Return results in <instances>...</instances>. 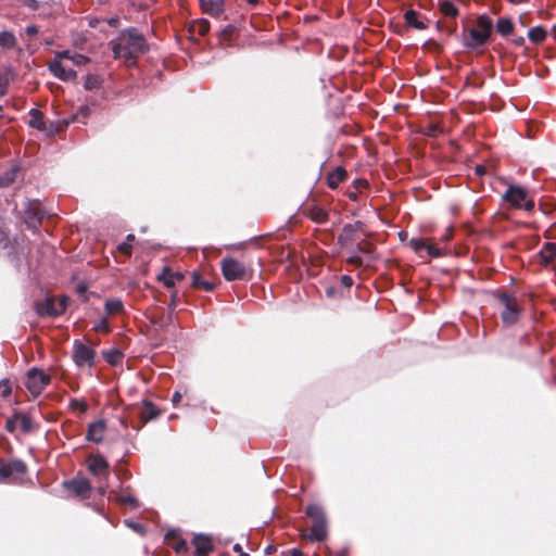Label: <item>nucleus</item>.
<instances>
[{
	"label": "nucleus",
	"mask_w": 556,
	"mask_h": 556,
	"mask_svg": "<svg viewBox=\"0 0 556 556\" xmlns=\"http://www.w3.org/2000/svg\"><path fill=\"white\" fill-rule=\"evenodd\" d=\"M115 59L132 61L137 54L143 53L148 45L143 36L136 28H128L121 33L117 40L110 42Z\"/></svg>",
	"instance_id": "obj_1"
},
{
	"label": "nucleus",
	"mask_w": 556,
	"mask_h": 556,
	"mask_svg": "<svg viewBox=\"0 0 556 556\" xmlns=\"http://www.w3.org/2000/svg\"><path fill=\"white\" fill-rule=\"evenodd\" d=\"M307 517L313 521L311 532L304 534L312 542H321L328 535V525L325 511L321 506L317 504H311L305 510Z\"/></svg>",
	"instance_id": "obj_2"
},
{
	"label": "nucleus",
	"mask_w": 556,
	"mask_h": 556,
	"mask_svg": "<svg viewBox=\"0 0 556 556\" xmlns=\"http://www.w3.org/2000/svg\"><path fill=\"white\" fill-rule=\"evenodd\" d=\"M498 300L504 307L501 312L502 321L506 326L515 325L521 314V307L518 299L507 293H502L500 294Z\"/></svg>",
	"instance_id": "obj_3"
},
{
	"label": "nucleus",
	"mask_w": 556,
	"mask_h": 556,
	"mask_svg": "<svg viewBox=\"0 0 556 556\" xmlns=\"http://www.w3.org/2000/svg\"><path fill=\"white\" fill-rule=\"evenodd\" d=\"M220 267L227 281L245 280L250 277L247 266L232 257H225Z\"/></svg>",
	"instance_id": "obj_4"
},
{
	"label": "nucleus",
	"mask_w": 556,
	"mask_h": 556,
	"mask_svg": "<svg viewBox=\"0 0 556 556\" xmlns=\"http://www.w3.org/2000/svg\"><path fill=\"white\" fill-rule=\"evenodd\" d=\"M49 382V375L38 368H31L27 372L25 386L34 396H37L43 391Z\"/></svg>",
	"instance_id": "obj_5"
},
{
	"label": "nucleus",
	"mask_w": 556,
	"mask_h": 556,
	"mask_svg": "<svg viewBox=\"0 0 556 556\" xmlns=\"http://www.w3.org/2000/svg\"><path fill=\"white\" fill-rule=\"evenodd\" d=\"M96 352L79 340L73 343V361L77 367H91L94 364Z\"/></svg>",
	"instance_id": "obj_6"
},
{
	"label": "nucleus",
	"mask_w": 556,
	"mask_h": 556,
	"mask_svg": "<svg viewBox=\"0 0 556 556\" xmlns=\"http://www.w3.org/2000/svg\"><path fill=\"white\" fill-rule=\"evenodd\" d=\"M68 298L63 296L58 302L47 299L36 304V312L40 316H59L66 309Z\"/></svg>",
	"instance_id": "obj_7"
},
{
	"label": "nucleus",
	"mask_w": 556,
	"mask_h": 556,
	"mask_svg": "<svg viewBox=\"0 0 556 556\" xmlns=\"http://www.w3.org/2000/svg\"><path fill=\"white\" fill-rule=\"evenodd\" d=\"M528 192L523 187L510 185L505 193L503 200L508 202L514 208H521L522 202L527 200Z\"/></svg>",
	"instance_id": "obj_8"
},
{
	"label": "nucleus",
	"mask_w": 556,
	"mask_h": 556,
	"mask_svg": "<svg viewBox=\"0 0 556 556\" xmlns=\"http://www.w3.org/2000/svg\"><path fill=\"white\" fill-rule=\"evenodd\" d=\"M49 71L60 80L71 81L77 77L76 71L64 65L63 61L54 56L49 64Z\"/></svg>",
	"instance_id": "obj_9"
},
{
	"label": "nucleus",
	"mask_w": 556,
	"mask_h": 556,
	"mask_svg": "<svg viewBox=\"0 0 556 556\" xmlns=\"http://www.w3.org/2000/svg\"><path fill=\"white\" fill-rule=\"evenodd\" d=\"M105 432V422L103 420H97L88 426L86 439L93 443L102 441Z\"/></svg>",
	"instance_id": "obj_10"
},
{
	"label": "nucleus",
	"mask_w": 556,
	"mask_h": 556,
	"mask_svg": "<svg viewBox=\"0 0 556 556\" xmlns=\"http://www.w3.org/2000/svg\"><path fill=\"white\" fill-rule=\"evenodd\" d=\"M64 485L78 496H85L90 490V482L86 478H76L71 481H65Z\"/></svg>",
	"instance_id": "obj_11"
},
{
	"label": "nucleus",
	"mask_w": 556,
	"mask_h": 556,
	"mask_svg": "<svg viewBox=\"0 0 556 556\" xmlns=\"http://www.w3.org/2000/svg\"><path fill=\"white\" fill-rule=\"evenodd\" d=\"M54 56L61 61L68 60L76 66H83L90 61L88 56L72 52L70 50L55 51Z\"/></svg>",
	"instance_id": "obj_12"
},
{
	"label": "nucleus",
	"mask_w": 556,
	"mask_h": 556,
	"mask_svg": "<svg viewBox=\"0 0 556 556\" xmlns=\"http://www.w3.org/2000/svg\"><path fill=\"white\" fill-rule=\"evenodd\" d=\"M88 469L97 477H102L108 473L109 465L102 456H92L88 462Z\"/></svg>",
	"instance_id": "obj_13"
},
{
	"label": "nucleus",
	"mask_w": 556,
	"mask_h": 556,
	"mask_svg": "<svg viewBox=\"0 0 556 556\" xmlns=\"http://www.w3.org/2000/svg\"><path fill=\"white\" fill-rule=\"evenodd\" d=\"M203 11L214 17L224 13V0H200Z\"/></svg>",
	"instance_id": "obj_14"
},
{
	"label": "nucleus",
	"mask_w": 556,
	"mask_h": 556,
	"mask_svg": "<svg viewBox=\"0 0 556 556\" xmlns=\"http://www.w3.org/2000/svg\"><path fill=\"white\" fill-rule=\"evenodd\" d=\"M362 227L361 222H356L354 224H348L343 227L341 233L338 237V242L341 245H345L350 241L354 239V233Z\"/></svg>",
	"instance_id": "obj_15"
},
{
	"label": "nucleus",
	"mask_w": 556,
	"mask_h": 556,
	"mask_svg": "<svg viewBox=\"0 0 556 556\" xmlns=\"http://www.w3.org/2000/svg\"><path fill=\"white\" fill-rule=\"evenodd\" d=\"M488 41V38L477 29H471L468 36L465 38V45L468 48L475 49L483 46Z\"/></svg>",
	"instance_id": "obj_16"
},
{
	"label": "nucleus",
	"mask_w": 556,
	"mask_h": 556,
	"mask_svg": "<svg viewBox=\"0 0 556 556\" xmlns=\"http://www.w3.org/2000/svg\"><path fill=\"white\" fill-rule=\"evenodd\" d=\"M194 552L210 554L213 551V544L210 538L198 534L193 539Z\"/></svg>",
	"instance_id": "obj_17"
},
{
	"label": "nucleus",
	"mask_w": 556,
	"mask_h": 556,
	"mask_svg": "<svg viewBox=\"0 0 556 556\" xmlns=\"http://www.w3.org/2000/svg\"><path fill=\"white\" fill-rule=\"evenodd\" d=\"M539 254L545 265L552 264L556 260V243H545Z\"/></svg>",
	"instance_id": "obj_18"
},
{
	"label": "nucleus",
	"mask_w": 556,
	"mask_h": 556,
	"mask_svg": "<svg viewBox=\"0 0 556 556\" xmlns=\"http://www.w3.org/2000/svg\"><path fill=\"white\" fill-rule=\"evenodd\" d=\"M28 114H29L28 125L30 127L36 128L41 131L46 130L45 117H43V114L39 110L31 109Z\"/></svg>",
	"instance_id": "obj_19"
},
{
	"label": "nucleus",
	"mask_w": 556,
	"mask_h": 556,
	"mask_svg": "<svg viewBox=\"0 0 556 556\" xmlns=\"http://www.w3.org/2000/svg\"><path fill=\"white\" fill-rule=\"evenodd\" d=\"M104 309L106 315H117L123 313L124 311V303L118 298L108 299L104 303Z\"/></svg>",
	"instance_id": "obj_20"
},
{
	"label": "nucleus",
	"mask_w": 556,
	"mask_h": 556,
	"mask_svg": "<svg viewBox=\"0 0 556 556\" xmlns=\"http://www.w3.org/2000/svg\"><path fill=\"white\" fill-rule=\"evenodd\" d=\"M5 470L8 471V479L10 480L14 473L23 475L26 472V465L20 459H14L9 463H4Z\"/></svg>",
	"instance_id": "obj_21"
},
{
	"label": "nucleus",
	"mask_w": 556,
	"mask_h": 556,
	"mask_svg": "<svg viewBox=\"0 0 556 556\" xmlns=\"http://www.w3.org/2000/svg\"><path fill=\"white\" fill-rule=\"evenodd\" d=\"M18 173V166L12 165L8 170L0 175V187L5 188L11 186Z\"/></svg>",
	"instance_id": "obj_22"
},
{
	"label": "nucleus",
	"mask_w": 556,
	"mask_h": 556,
	"mask_svg": "<svg viewBox=\"0 0 556 556\" xmlns=\"http://www.w3.org/2000/svg\"><path fill=\"white\" fill-rule=\"evenodd\" d=\"M496 30L504 37L510 35L514 30V23L511 18L506 16L498 18L496 22Z\"/></svg>",
	"instance_id": "obj_23"
},
{
	"label": "nucleus",
	"mask_w": 556,
	"mask_h": 556,
	"mask_svg": "<svg viewBox=\"0 0 556 556\" xmlns=\"http://www.w3.org/2000/svg\"><path fill=\"white\" fill-rule=\"evenodd\" d=\"M346 172L342 167H338L336 170L330 173L327 177V184L331 189H334L345 178Z\"/></svg>",
	"instance_id": "obj_24"
},
{
	"label": "nucleus",
	"mask_w": 556,
	"mask_h": 556,
	"mask_svg": "<svg viewBox=\"0 0 556 556\" xmlns=\"http://www.w3.org/2000/svg\"><path fill=\"white\" fill-rule=\"evenodd\" d=\"M17 43L16 37L12 31H0V47L3 49H13Z\"/></svg>",
	"instance_id": "obj_25"
},
{
	"label": "nucleus",
	"mask_w": 556,
	"mask_h": 556,
	"mask_svg": "<svg viewBox=\"0 0 556 556\" xmlns=\"http://www.w3.org/2000/svg\"><path fill=\"white\" fill-rule=\"evenodd\" d=\"M477 30L482 33L488 39L492 30V21L488 15H480L477 20Z\"/></svg>",
	"instance_id": "obj_26"
},
{
	"label": "nucleus",
	"mask_w": 556,
	"mask_h": 556,
	"mask_svg": "<svg viewBox=\"0 0 556 556\" xmlns=\"http://www.w3.org/2000/svg\"><path fill=\"white\" fill-rule=\"evenodd\" d=\"M159 415L156 407L148 401H143V410L140 413V417L143 421H149Z\"/></svg>",
	"instance_id": "obj_27"
},
{
	"label": "nucleus",
	"mask_w": 556,
	"mask_h": 556,
	"mask_svg": "<svg viewBox=\"0 0 556 556\" xmlns=\"http://www.w3.org/2000/svg\"><path fill=\"white\" fill-rule=\"evenodd\" d=\"M41 213L37 207H29L27 210L26 224L29 228L36 229L40 223Z\"/></svg>",
	"instance_id": "obj_28"
},
{
	"label": "nucleus",
	"mask_w": 556,
	"mask_h": 556,
	"mask_svg": "<svg viewBox=\"0 0 556 556\" xmlns=\"http://www.w3.org/2000/svg\"><path fill=\"white\" fill-rule=\"evenodd\" d=\"M546 30L541 26L533 27L528 31V38L534 43H540L546 38Z\"/></svg>",
	"instance_id": "obj_29"
},
{
	"label": "nucleus",
	"mask_w": 556,
	"mask_h": 556,
	"mask_svg": "<svg viewBox=\"0 0 556 556\" xmlns=\"http://www.w3.org/2000/svg\"><path fill=\"white\" fill-rule=\"evenodd\" d=\"M404 17H405L407 25H409L416 29L426 28L425 23L418 20V14L416 11H414V10L407 11L405 13Z\"/></svg>",
	"instance_id": "obj_30"
},
{
	"label": "nucleus",
	"mask_w": 556,
	"mask_h": 556,
	"mask_svg": "<svg viewBox=\"0 0 556 556\" xmlns=\"http://www.w3.org/2000/svg\"><path fill=\"white\" fill-rule=\"evenodd\" d=\"M439 8L445 16L455 17L458 14L457 8L450 0H440Z\"/></svg>",
	"instance_id": "obj_31"
},
{
	"label": "nucleus",
	"mask_w": 556,
	"mask_h": 556,
	"mask_svg": "<svg viewBox=\"0 0 556 556\" xmlns=\"http://www.w3.org/2000/svg\"><path fill=\"white\" fill-rule=\"evenodd\" d=\"M102 355L104 357V359L110 364V365H117L122 358H123V353L117 350V349H112V350H109V351H103L102 352Z\"/></svg>",
	"instance_id": "obj_32"
},
{
	"label": "nucleus",
	"mask_w": 556,
	"mask_h": 556,
	"mask_svg": "<svg viewBox=\"0 0 556 556\" xmlns=\"http://www.w3.org/2000/svg\"><path fill=\"white\" fill-rule=\"evenodd\" d=\"M191 285L194 288H203L205 291H212L214 289V283L204 281L197 271H193L191 275Z\"/></svg>",
	"instance_id": "obj_33"
},
{
	"label": "nucleus",
	"mask_w": 556,
	"mask_h": 556,
	"mask_svg": "<svg viewBox=\"0 0 556 556\" xmlns=\"http://www.w3.org/2000/svg\"><path fill=\"white\" fill-rule=\"evenodd\" d=\"M14 421H16V424L18 425L20 429L23 432L26 433L31 430L33 421L27 415H24V414L15 415Z\"/></svg>",
	"instance_id": "obj_34"
},
{
	"label": "nucleus",
	"mask_w": 556,
	"mask_h": 556,
	"mask_svg": "<svg viewBox=\"0 0 556 556\" xmlns=\"http://www.w3.org/2000/svg\"><path fill=\"white\" fill-rule=\"evenodd\" d=\"M157 280L163 282L166 288H173L175 286L174 276L167 267H164L162 273L157 275Z\"/></svg>",
	"instance_id": "obj_35"
},
{
	"label": "nucleus",
	"mask_w": 556,
	"mask_h": 556,
	"mask_svg": "<svg viewBox=\"0 0 556 556\" xmlns=\"http://www.w3.org/2000/svg\"><path fill=\"white\" fill-rule=\"evenodd\" d=\"M311 217L316 223H325L328 218V213L320 207H315L311 212Z\"/></svg>",
	"instance_id": "obj_36"
},
{
	"label": "nucleus",
	"mask_w": 556,
	"mask_h": 556,
	"mask_svg": "<svg viewBox=\"0 0 556 556\" xmlns=\"http://www.w3.org/2000/svg\"><path fill=\"white\" fill-rule=\"evenodd\" d=\"M409 245L415 252L420 253L422 250L426 249V247H428V242L420 238H412L409 241Z\"/></svg>",
	"instance_id": "obj_37"
},
{
	"label": "nucleus",
	"mask_w": 556,
	"mask_h": 556,
	"mask_svg": "<svg viewBox=\"0 0 556 556\" xmlns=\"http://www.w3.org/2000/svg\"><path fill=\"white\" fill-rule=\"evenodd\" d=\"M89 113H90V108L88 105H83L78 113L73 115L71 121H65V125L67 126L71 122H75L77 121L80 116L86 118L89 116Z\"/></svg>",
	"instance_id": "obj_38"
},
{
	"label": "nucleus",
	"mask_w": 556,
	"mask_h": 556,
	"mask_svg": "<svg viewBox=\"0 0 556 556\" xmlns=\"http://www.w3.org/2000/svg\"><path fill=\"white\" fill-rule=\"evenodd\" d=\"M70 407L73 409V410H76L78 409L80 413H86L87 409H88V405L85 403V402H81L77 399H73L71 400L70 402Z\"/></svg>",
	"instance_id": "obj_39"
},
{
	"label": "nucleus",
	"mask_w": 556,
	"mask_h": 556,
	"mask_svg": "<svg viewBox=\"0 0 556 556\" xmlns=\"http://www.w3.org/2000/svg\"><path fill=\"white\" fill-rule=\"evenodd\" d=\"M93 329L96 331L109 332L110 326L106 317H102L99 321L96 323Z\"/></svg>",
	"instance_id": "obj_40"
},
{
	"label": "nucleus",
	"mask_w": 556,
	"mask_h": 556,
	"mask_svg": "<svg viewBox=\"0 0 556 556\" xmlns=\"http://www.w3.org/2000/svg\"><path fill=\"white\" fill-rule=\"evenodd\" d=\"M117 501L122 504H128L132 507L137 506L136 498L130 494H121L117 496Z\"/></svg>",
	"instance_id": "obj_41"
},
{
	"label": "nucleus",
	"mask_w": 556,
	"mask_h": 556,
	"mask_svg": "<svg viewBox=\"0 0 556 556\" xmlns=\"http://www.w3.org/2000/svg\"><path fill=\"white\" fill-rule=\"evenodd\" d=\"M98 86H99V81H98V78L96 76L88 75L86 77L85 83H84V87L87 90H92V89L97 88Z\"/></svg>",
	"instance_id": "obj_42"
},
{
	"label": "nucleus",
	"mask_w": 556,
	"mask_h": 556,
	"mask_svg": "<svg viewBox=\"0 0 556 556\" xmlns=\"http://www.w3.org/2000/svg\"><path fill=\"white\" fill-rule=\"evenodd\" d=\"M135 239V236L134 235H128L127 238H126V241L123 242L118 249L121 252L125 253V254H128L130 253V249H131V244L130 242L134 241Z\"/></svg>",
	"instance_id": "obj_43"
},
{
	"label": "nucleus",
	"mask_w": 556,
	"mask_h": 556,
	"mask_svg": "<svg viewBox=\"0 0 556 556\" xmlns=\"http://www.w3.org/2000/svg\"><path fill=\"white\" fill-rule=\"evenodd\" d=\"M0 394L3 397H7L11 394V386H10V381L8 379H2L0 381Z\"/></svg>",
	"instance_id": "obj_44"
},
{
	"label": "nucleus",
	"mask_w": 556,
	"mask_h": 556,
	"mask_svg": "<svg viewBox=\"0 0 556 556\" xmlns=\"http://www.w3.org/2000/svg\"><path fill=\"white\" fill-rule=\"evenodd\" d=\"M427 251V254L431 257H439L442 255V251L440 248H437L435 245L429 244L425 249Z\"/></svg>",
	"instance_id": "obj_45"
},
{
	"label": "nucleus",
	"mask_w": 556,
	"mask_h": 556,
	"mask_svg": "<svg viewBox=\"0 0 556 556\" xmlns=\"http://www.w3.org/2000/svg\"><path fill=\"white\" fill-rule=\"evenodd\" d=\"M125 523L127 527L131 528L134 531L143 534L144 533V527L141 523L134 522L131 520H125Z\"/></svg>",
	"instance_id": "obj_46"
},
{
	"label": "nucleus",
	"mask_w": 556,
	"mask_h": 556,
	"mask_svg": "<svg viewBox=\"0 0 556 556\" xmlns=\"http://www.w3.org/2000/svg\"><path fill=\"white\" fill-rule=\"evenodd\" d=\"M340 283H341L344 288L349 289V288H351V287L353 286V279H352V277H350V276H348V275H343V276H341V278H340Z\"/></svg>",
	"instance_id": "obj_47"
},
{
	"label": "nucleus",
	"mask_w": 556,
	"mask_h": 556,
	"mask_svg": "<svg viewBox=\"0 0 556 556\" xmlns=\"http://www.w3.org/2000/svg\"><path fill=\"white\" fill-rule=\"evenodd\" d=\"M8 481H9L8 471L5 470L4 463L1 462L0 463V483H5Z\"/></svg>",
	"instance_id": "obj_48"
},
{
	"label": "nucleus",
	"mask_w": 556,
	"mask_h": 556,
	"mask_svg": "<svg viewBox=\"0 0 556 556\" xmlns=\"http://www.w3.org/2000/svg\"><path fill=\"white\" fill-rule=\"evenodd\" d=\"M527 212H531L534 208V201L527 198L526 201L522 203V207Z\"/></svg>",
	"instance_id": "obj_49"
},
{
	"label": "nucleus",
	"mask_w": 556,
	"mask_h": 556,
	"mask_svg": "<svg viewBox=\"0 0 556 556\" xmlns=\"http://www.w3.org/2000/svg\"><path fill=\"white\" fill-rule=\"evenodd\" d=\"M25 31L28 36H35L38 33V28L35 25H28Z\"/></svg>",
	"instance_id": "obj_50"
},
{
	"label": "nucleus",
	"mask_w": 556,
	"mask_h": 556,
	"mask_svg": "<svg viewBox=\"0 0 556 556\" xmlns=\"http://www.w3.org/2000/svg\"><path fill=\"white\" fill-rule=\"evenodd\" d=\"M7 242H8V237H7L5 232L2 229H0V248H5Z\"/></svg>",
	"instance_id": "obj_51"
},
{
	"label": "nucleus",
	"mask_w": 556,
	"mask_h": 556,
	"mask_svg": "<svg viewBox=\"0 0 556 556\" xmlns=\"http://www.w3.org/2000/svg\"><path fill=\"white\" fill-rule=\"evenodd\" d=\"M187 549V543L185 541H180L176 547H175V551L177 553H181V552H185Z\"/></svg>",
	"instance_id": "obj_52"
},
{
	"label": "nucleus",
	"mask_w": 556,
	"mask_h": 556,
	"mask_svg": "<svg viewBox=\"0 0 556 556\" xmlns=\"http://www.w3.org/2000/svg\"><path fill=\"white\" fill-rule=\"evenodd\" d=\"M25 4L31 9L37 10L38 9V1L37 0H25Z\"/></svg>",
	"instance_id": "obj_53"
},
{
	"label": "nucleus",
	"mask_w": 556,
	"mask_h": 556,
	"mask_svg": "<svg viewBox=\"0 0 556 556\" xmlns=\"http://www.w3.org/2000/svg\"><path fill=\"white\" fill-rule=\"evenodd\" d=\"M172 275L174 276V282L180 281L185 278V275L180 271L172 273Z\"/></svg>",
	"instance_id": "obj_54"
},
{
	"label": "nucleus",
	"mask_w": 556,
	"mask_h": 556,
	"mask_svg": "<svg viewBox=\"0 0 556 556\" xmlns=\"http://www.w3.org/2000/svg\"><path fill=\"white\" fill-rule=\"evenodd\" d=\"M233 551L239 553L240 556H249V554L242 552V547L238 543L233 545Z\"/></svg>",
	"instance_id": "obj_55"
},
{
	"label": "nucleus",
	"mask_w": 556,
	"mask_h": 556,
	"mask_svg": "<svg viewBox=\"0 0 556 556\" xmlns=\"http://www.w3.org/2000/svg\"><path fill=\"white\" fill-rule=\"evenodd\" d=\"M180 400H181V394L179 392H175L173 394V399H172L173 404L176 405Z\"/></svg>",
	"instance_id": "obj_56"
},
{
	"label": "nucleus",
	"mask_w": 556,
	"mask_h": 556,
	"mask_svg": "<svg viewBox=\"0 0 556 556\" xmlns=\"http://www.w3.org/2000/svg\"><path fill=\"white\" fill-rule=\"evenodd\" d=\"M514 43H515L516 46L521 47V46H523V45H525V38H523L522 36L517 37V38H515V39H514Z\"/></svg>",
	"instance_id": "obj_57"
},
{
	"label": "nucleus",
	"mask_w": 556,
	"mask_h": 556,
	"mask_svg": "<svg viewBox=\"0 0 556 556\" xmlns=\"http://www.w3.org/2000/svg\"><path fill=\"white\" fill-rule=\"evenodd\" d=\"M177 305V295L176 294H173L172 295V300H170V304H169V308L173 311Z\"/></svg>",
	"instance_id": "obj_58"
},
{
	"label": "nucleus",
	"mask_w": 556,
	"mask_h": 556,
	"mask_svg": "<svg viewBox=\"0 0 556 556\" xmlns=\"http://www.w3.org/2000/svg\"><path fill=\"white\" fill-rule=\"evenodd\" d=\"M7 93V85L2 80H0V97H3Z\"/></svg>",
	"instance_id": "obj_59"
},
{
	"label": "nucleus",
	"mask_w": 556,
	"mask_h": 556,
	"mask_svg": "<svg viewBox=\"0 0 556 556\" xmlns=\"http://www.w3.org/2000/svg\"><path fill=\"white\" fill-rule=\"evenodd\" d=\"M207 30H208V23H207V22H203V23L200 25V33H201V34H205Z\"/></svg>",
	"instance_id": "obj_60"
},
{
	"label": "nucleus",
	"mask_w": 556,
	"mask_h": 556,
	"mask_svg": "<svg viewBox=\"0 0 556 556\" xmlns=\"http://www.w3.org/2000/svg\"><path fill=\"white\" fill-rule=\"evenodd\" d=\"M15 424H16V421H14V419L13 420H9L8 424H7L8 430L13 431L14 427H15Z\"/></svg>",
	"instance_id": "obj_61"
},
{
	"label": "nucleus",
	"mask_w": 556,
	"mask_h": 556,
	"mask_svg": "<svg viewBox=\"0 0 556 556\" xmlns=\"http://www.w3.org/2000/svg\"><path fill=\"white\" fill-rule=\"evenodd\" d=\"M326 293H327L328 296H333L334 293H336V289L333 287H328L326 289Z\"/></svg>",
	"instance_id": "obj_62"
},
{
	"label": "nucleus",
	"mask_w": 556,
	"mask_h": 556,
	"mask_svg": "<svg viewBox=\"0 0 556 556\" xmlns=\"http://www.w3.org/2000/svg\"><path fill=\"white\" fill-rule=\"evenodd\" d=\"M291 554L292 556H303L302 552L298 548H293Z\"/></svg>",
	"instance_id": "obj_63"
},
{
	"label": "nucleus",
	"mask_w": 556,
	"mask_h": 556,
	"mask_svg": "<svg viewBox=\"0 0 556 556\" xmlns=\"http://www.w3.org/2000/svg\"><path fill=\"white\" fill-rule=\"evenodd\" d=\"M86 291V286L84 285H78L77 286V292L83 294L84 292Z\"/></svg>",
	"instance_id": "obj_64"
}]
</instances>
